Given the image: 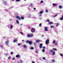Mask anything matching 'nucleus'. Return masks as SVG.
<instances>
[{
    "label": "nucleus",
    "instance_id": "obj_46",
    "mask_svg": "<svg viewBox=\"0 0 63 63\" xmlns=\"http://www.w3.org/2000/svg\"><path fill=\"white\" fill-rule=\"evenodd\" d=\"M47 21V22H49V20H46Z\"/></svg>",
    "mask_w": 63,
    "mask_h": 63
},
{
    "label": "nucleus",
    "instance_id": "obj_56",
    "mask_svg": "<svg viewBox=\"0 0 63 63\" xmlns=\"http://www.w3.org/2000/svg\"><path fill=\"white\" fill-rule=\"evenodd\" d=\"M2 47H3V46H2Z\"/></svg>",
    "mask_w": 63,
    "mask_h": 63
},
{
    "label": "nucleus",
    "instance_id": "obj_54",
    "mask_svg": "<svg viewBox=\"0 0 63 63\" xmlns=\"http://www.w3.org/2000/svg\"><path fill=\"white\" fill-rule=\"evenodd\" d=\"M12 1H15V0H12Z\"/></svg>",
    "mask_w": 63,
    "mask_h": 63
},
{
    "label": "nucleus",
    "instance_id": "obj_36",
    "mask_svg": "<svg viewBox=\"0 0 63 63\" xmlns=\"http://www.w3.org/2000/svg\"><path fill=\"white\" fill-rule=\"evenodd\" d=\"M20 33L21 34H22V35H23V33L22 32H20Z\"/></svg>",
    "mask_w": 63,
    "mask_h": 63
},
{
    "label": "nucleus",
    "instance_id": "obj_41",
    "mask_svg": "<svg viewBox=\"0 0 63 63\" xmlns=\"http://www.w3.org/2000/svg\"><path fill=\"white\" fill-rule=\"evenodd\" d=\"M11 58V57H9L8 58V59H10Z\"/></svg>",
    "mask_w": 63,
    "mask_h": 63
},
{
    "label": "nucleus",
    "instance_id": "obj_55",
    "mask_svg": "<svg viewBox=\"0 0 63 63\" xmlns=\"http://www.w3.org/2000/svg\"><path fill=\"white\" fill-rule=\"evenodd\" d=\"M24 1H26V0H24Z\"/></svg>",
    "mask_w": 63,
    "mask_h": 63
},
{
    "label": "nucleus",
    "instance_id": "obj_20",
    "mask_svg": "<svg viewBox=\"0 0 63 63\" xmlns=\"http://www.w3.org/2000/svg\"><path fill=\"white\" fill-rule=\"evenodd\" d=\"M55 51H53L52 52L53 55H54V54H55Z\"/></svg>",
    "mask_w": 63,
    "mask_h": 63
},
{
    "label": "nucleus",
    "instance_id": "obj_35",
    "mask_svg": "<svg viewBox=\"0 0 63 63\" xmlns=\"http://www.w3.org/2000/svg\"><path fill=\"white\" fill-rule=\"evenodd\" d=\"M53 6H56V4L55 3H53Z\"/></svg>",
    "mask_w": 63,
    "mask_h": 63
},
{
    "label": "nucleus",
    "instance_id": "obj_51",
    "mask_svg": "<svg viewBox=\"0 0 63 63\" xmlns=\"http://www.w3.org/2000/svg\"><path fill=\"white\" fill-rule=\"evenodd\" d=\"M3 38H5V37H3Z\"/></svg>",
    "mask_w": 63,
    "mask_h": 63
},
{
    "label": "nucleus",
    "instance_id": "obj_24",
    "mask_svg": "<svg viewBox=\"0 0 63 63\" xmlns=\"http://www.w3.org/2000/svg\"><path fill=\"white\" fill-rule=\"evenodd\" d=\"M53 50H55V51H56L57 50V49L55 48H53Z\"/></svg>",
    "mask_w": 63,
    "mask_h": 63
},
{
    "label": "nucleus",
    "instance_id": "obj_10",
    "mask_svg": "<svg viewBox=\"0 0 63 63\" xmlns=\"http://www.w3.org/2000/svg\"><path fill=\"white\" fill-rule=\"evenodd\" d=\"M53 24V22H49V25H51V24Z\"/></svg>",
    "mask_w": 63,
    "mask_h": 63
},
{
    "label": "nucleus",
    "instance_id": "obj_2",
    "mask_svg": "<svg viewBox=\"0 0 63 63\" xmlns=\"http://www.w3.org/2000/svg\"><path fill=\"white\" fill-rule=\"evenodd\" d=\"M32 36H33V35L31 34H28L27 35V36L28 38H31V37H32Z\"/></svg>",
    "mask_w": 63,
    "mask_h": 63
},
{
    "label": "nucleus",
    "instance_id": "obj_14",
    "mask_svg": "<svg viewBox=\"0 0 63 63\" xmlns=\"http://www.w3.org/2000/svg\"><path fill=\"white\" fill-rule=\"evenodd\" d=\"M60 19L61 20H63V16L62 17L60 18Z\"/></svg>",
    "mask_w": 63,
    "mask_h": 63
},
{
    "label": "nucleus",
    "instance_id": "obj_8",
    "mask_svg": "<svg viewBox=\"0 0 63 63\" xmlns=\"http://www.w3.org/2000/svg\"><path fill=\"white\" fill-rule=\"evenodd\" d=\"M5 44L7 45V46H8V44H9V41H6L5 42Z\"/></svg>",
    "mask_w": 63,
    "mask_h": 63
},
{
    "label": "nucleus",
    "instance_id": "obj_18",
    "mask_svg": "<svg viewBox=\"0 0 63 63\" xmlns=\"http://www.w3.org/2000/svg\"><path fill=\"white\" fill-rule=\"evenodd\" d=\"M43 13V11H41L39 12V14H42Z\"/></svg>",
    "mask_w": 63,
    "mask_h": 63
},
{
    "label": "nucleus",
    "instance_id": "obj_12",
    "mask_svg": "<svg viewBox=\"0 0 63 63\" xmlns=\"http://www.w3.org/2000/svg\"><path fill=\"white\" fill-rule=\"evenodd\" d=\"M36 42L38 43V42H39L40 41L39 40H35Z\"/></svg>",
    "mask_w": 63,
    "mask_h": 63
},
{
    "label": "nucleus",
    "instance_id": "obj_47",
    "mask_svg": "<svg viewBox=\"0 0 63 63\" xmlns=\"http://www.w3.org/2000/svg\"><path fill=\"white\" fill-rule=\"evenodd\" d=\"M33 9H34V10H36V8H34Z\"/></svg>",
    "mask_w": 63,
    "mask_h": 63
},
{
    "label": "nucleus",
    "instance_id": "obj_48",
    "mask_svg": "<svg viewBox=\"0 0 63 63\" xmlns=\"http://www.w3.org/2000/svg\"><path fill=\"white\" fill-rule=\"evenodd\" d=\"M39 16H42V15H39Z\"/></svg>",
    "mask_w": 63,
    "mask_h": 63
},
{
    "label": "nucleus",
    "instance_id": "obj_49",
    "mask_svg": "<svg viewBox=\"0 0 63 63\" xmlns=\"http://www.w3.org/2000/svg\"><path fill=\"white\" fill-rule=\"evenodd\" d=\"M32 63H35V62H32Z\"/></svg>",
    "mask_w": 63,
    "mask_h": 63
},
{
    "label": "nucleus",
    "instance_id": "obj_1",
    "mask_svg": "<svg viewBox=\"0 0 63 63\" xmlns=\"http://www.w3.org/2000/svg\"><path fill=\"white\" fill-rule=\"evenodd\" d=\"M26 42L27 44L28 43L29 45H31L32 44V42L31 41H29L28 40H27L26 41Z\"/></svg>",
    "mask_w": 63,
    "mask_h": 63
},
{
    "label": "nucleus",
    "instance_id": "obj_38",
    "mask_svg": "<svg viewBox=\"0 0 63 63\" xmlns=\"http://www.w3.org/2000/svg\"><path fill=\"white\" fill-rule=\"evenodd\" d=\"M58 25H59V24H58V23H57L56 25V26H58Z\"/></svg>",
    "mask_w": 63,
    "mask_h": 63
},
{
    "label": "nucleus",
    "instance_id": "obj_57",
    "mask_svg": "<svg viewBox=\"0 0 63 63\" xmlns=\"http://www.w3.org/2000/svg\"><path fill=\"white\" fill-rule=\"evenodd\" d=\"M35 44H36V43H35Z\"/></svg>",
    "mask_w": 63,
    "mask_h": 63
},
{
    "label": "nucleus",
    "instance_id": "obj_21",
    "mask_svg": "<svg viewBox=\"0 0 63 63\" xmlns=\"http://www.w3.org/2000/svg\"><path fill=\"white\" fill-rule=\"evenodd\" d=\"M16 22L17 24H18V23H19V22H18V20H16Z\"/></svg>",
    "mask_w": 63,
    "mask_h": 63
},
{
    "label": "nucleus",
    "instance_id": "obj_34",
    "mask_svg": "<svg viewBox=\"0 0 63 63\" xmlns=\"http://www.w3.org/2000/svg\"><path fill=\"white\" fill-rule=\"evenodd\" d=\"M16 2H19V1H20V0H16Z\"/></svg>",
    "mask_w": 63,
    "mask_h": 63
},
{
    "label": "nucleus",
    "instance_id": "obj_15",
    "mask_svg": "<svg viewBox=\"0 0 63 63\" xmlns=\"http://www.w3.org/2000/svg\"><path fill=\"white\" fill-rule=\"evenodd\" d=\"M17 41V40L16 39H14V40L13 41V42L14 43L16 42Z\"/></svg>",
    "mask_w": 63,
    "mask_h": 63
},
{
    "label": "nucleus",
    "instance_id": "obj_19",
    "mask_svg": "<svg viewBox=\"0 0 63 63\" xmlns=\"http://www.w3.org/2000/svg\"><path fill=\"white\" fill-rule=\"evenodd\" d=\"M42 52H45V50L44 49H43L42 50Z\"/></svg>",
    "mask_w": 63,
    "mask_h": 63
},
{
    "label": "nucleus",
    "instance_id": "obj_6",
    "mask_svg": "<svg viewBox=\"0 0 63 63\" xmlns=\"http://www.w3.org/2000/svg\"><path fill=\"white\" fill-rule=\"evenodd\" d=\"M42 46H43V44L42 43H41L40 44V45L39 46V47L40 48H41L42 47Z\"/></svg>",
    "mask_w": 63,
    "mask_h": 63
},
{
    "label": "nucleus",
    "instance_id": "obj_26",
    "mask_svg": "<svg viewBox=\"0 0 63 63\" xmlns=\"http://www.w3.org/2000/svg\"><path fill=\"white\" fill-rule=\"evenodd\" d=\"M33 6V4L32 3H31L30 4V6Z\"/></svg>",
    "mask_w": 63,
    "mask_h": 63
},
{
    "label": "nucleus",
    "instance_id": "obj_13",
    "mask_svg": "<svg viewBox=\"0 0 63 63\" xmlns=\"http://www.w3.org/2000/svg\"><path fill=\"white\" fill-rule=\"evenodd\" d=\"M52 63H54L55 62V60L54 59L52 60Z\"/></svg>",
    "mask_w": 63,
    "mask_h": 63
},
{
    "label": "nucleus",
    "instance_id": "obj_31",
    "mask_svg": "<svg viewBox=\"0 0 63 63\" xmlns=\"http://www.w3.org/2000/svg\"><path fill=\"white\" fill-rule=\"evenodd\" d=\"M50 51L51 52H53V50H50Z\"/></svg>",
    "mask_w": 63,
    "mask_h": 63
},
{
    "label": "nucleus",
    "instance_id": "obj_50",
    "mask_svg": "<svg viewBox=\"0 0 63 63\" xmlns=\"http://www.w3.org/2000/svg\"><path fill=\"white\" fill-rule=\"evenodd\" d=\"M35 52L37 53V52H38V51H35Z\"/></svg>",
    "mask_w": 63,
    "mask_h": 63
},
{
    "label": "nucleus",
    "instance_id": "obj_44",
    "mask_svg": "<svg viewBox=\"0 0 63 63\" xmlns=\"http://www.w3.org/2000/svg\"><path fill=\"white\" fill-rule=\"evenodd\" d=\"M57 16V14H56L54 16V17H55V16Z\"/></svg>",
    "mask_w": 63,
    "mask_h": 63
},
{
    "label": "nucleus",
    "instance_id": "obj_29",
    "mask_svg": "<svg viewBox=\"0 0 63 63\" xmlns=\"http://www.w3.org/2000/svg\"><path fill=\"white\" fill-rule=\"evenodd\" d=\"M21 19H24V17H23L21 16Z\"/></svg>",
    "mask_w": 63,
    "mask_h": 63
},
{
    "label": "nucleus",
    "instance_id": "obj_39",
    "mask_svg": "<svg viewBox=\"0 0 63 63\" xmlns=\"http://www.w3.org/2000/svg\"><path fill=\"white\" fill-rule=\"evenodd\" d=\"M12 55V54H13V52H11V53H10Z\"/></svg>",
    "mask_w": 63,
    "mask_h": 63
},
{
    "label": "nucleus",
    "instance_id": "obj_25",
    "mask_svg": "<svg viewBox=\"0 0 63 63\" xmlns=\"http://www.w3.org/2000/svg\"><path fill=\"white\" fill-rule=\"evenodd\" d=\"M44 2V1H43V0H41L40 1V3H43Z\"/></svg>",
    "mask_w": 63,
    "mask_h": 63
},
{
    "label": "nucleus",
    "instance_id": "obj_23",
    "mask_svg": "<svg viewBox=\"0 0 63 63\" xmlns=\"http://www.w3.org/2000/svg\"><path fill=\"white\" fill-rule=\"evenodd\" d=\"M13 25H11L10 27V28H13Z\"/></svg>",
    "mask_w": 63,
    "mask_h": 63
},
{
    "label": "nucleus",
    "instance_id": "obj_22",
    "mask_svg": "<svg viewBox=\"0 0 63 63\" xmlns=\"http://www.w3.org/2000/svg\"><path fill=\"white\" fill-rule=\"evenodd\" d=\"M50 28H54V27H53V26H50Z\"/></svg>",
    "mask_w": 63,
    "mask_h": 63
},
{
    "label": "nucleus",
    "instance_id": "obj_52",
    "mask_svg": "<svg viewBox=\"0 0 63 63\" xmlns=\"http://www.w3.org/2000/svg\"><path fill=\"white\" fill-rule=\"evenodd\" d=\"M24 41V40H22V42H23V41Z\"/></svg>",
    "mask_w": 63,
    "mask_h": 63
},
{
    "label": "nucleus",
    "instance_id": "obj_53",
    "mask_svg": "<svg viewBox=\"0 0 63 63\" xmlns=\"http://www.w3.org/2000/svg\"><path fill=\"white\" fill-rule=\"evenodd\" d=\"M20 25H22V24H20Z\"/></svg>",
    "mask_w": 63,
    "mask_h": 63
},
{
    "label": "nucleus",
    "instance_id": "obj_42",
    "mask_svg": "<svg viewBox=\"0 0 63 63\" xmlns=\"http://www.w3.org/2000/svg\"><path fill=\"white\" fill-rule=\"evenodd\" d=\"M15 58H13V59H12V60H15Z\"/></svg>",
    "mask_w": 63,
    "mask_h": 63
},
{
    "label": "nucleus",
    "instance_id": "obj_5",
    "mask_svg": "<svg viewBox=\"0 0 63 63\" xmlns=\"http://www.w3.org/2000/svg\"><path fill=\"white\" fill-rule=\"evenodd\" d=\"M45 30V31H48V30H47V27H44Z\"/></svg>",
    "mask_w": 63,
    "mask_h": 63
},
{
    "label": "nucleus",
    "instance_id": "obj_27",
    "mask_svg": "<svg viewBox=\"0 0 63 63\" xmlns=\"http://www.w3.org/2000/svg\"><path fill=\"white\" fill-rule=\"evenodd\" d=\"M42 25V24L41 23H40L39 25V26H41Z\"/></svg>",
    "mask_w": 63,
    "mask_h": 63
},
{
    "label": "nucleus",
    "instance_id": "obj_37",
    "mask_svg": "<svg viewBox=\"0 0 63 63\" xmlns=\"http://www.w3.org/2000/svg\"><path fill=\"white\" fill-rule=\"evenodd\" d=\"M48 10H46V13H47V12H48Z\"/></svg>",
    "mask_w": 63,
    "mask_h": 63
},
{
    "label": "nucleus",
    "instance_id": "obj_40",
    "mask_svg": "<svg viewBox=\"0 0 63 63\" xmlns=\"http://www.w3.org/2000/svg\"><path fill=\"white\" fill-rule=\"evenodd\" d=\"M54 44L55 45H57V43H55Z\"/></svg>",
    "mask_w": 63,
    "mask_h": 63
},
{
    "label": "nucleus",
    "instance_id": "obj_11",
    "mask_svg": "<svg viewBox=\"0 0 63 63\" xmlns=\"http://www.w3.org/2000/svg\"><path fill=\"white\" fill-rule=\"evenodd\" d=\"M20 57L19 55L18 54L16 55V57H17V58H18V57Z\"/></svg>",
    "mask_w": 63,
    "mask_h": 63
},
{
    "label": "nucleus",
    "instance_id": "obj_45",
    "mask_svg": "<svg viewBox=\"0 0 63 63\" xmlns=\"http://www.w3.org/2000/svg\"><path fill=\"white\" fill-rule=\"evenodd\" d=\"M31 15H29V16H28L29 17H31Z\"/></svg>",
    "mask_w": 63,
    "mask_h": 63
},
{
    "label": "nucleus",
    "instance_id": "obj_17",
    "mask_svg": "<svg viewBox=\"0 0 63 63\" xmlns=\"http://www.w3.org/2000/svg\"><path fill=\"white\" fill-rule=\"evenodd\" d=\"M23 47L24 48H26L27 46L25 45H24L23 46Z\"/></svg>",
    "mask_w": 63,
    "mask_h": 63
},
{
    "label": "nucleus",
    "instance_id": "obj_30",
    "mask_svg": "<svg viewBox=\"0 0 63 63\" xmlns=\"http://www.w3.org/2000/svg\"><path fill=\"white\" fill-rule=\"evenodd\" d=\"M60 55L62 57V56H63V54H60Z\"/></svg>",
    "mask_w": 63,
    "mask_h": 63
},
{
    "label": "nucleus",
    "instance_id": "obj_3",
    "mask_svg": "<svg viewBox=\"0 0 63 63\" xmlns=\"http://www.w3.org/2000/svg\"><path fill=\"white\" fill-rule=\"evenodd\" d=\"M31 31L32 32V33H33L34 32H35V29L32 28L31 29Z\"/></svg>",
    "mask_w": 63,
    "mask_h": 63
},
{
    "label": "nucleus",
    "instance_id": "obj_16",
    "mask_svg": "<svg viewBox=\"0 0 63 63\" xmlns=\"http://www.w3.org/2000/svg\"><path fill=\"white\" fill-rule=\"evenodd\" d=\"M30 49L31 50L33 49H34V47H31L30 48Z\"/></svg>",
    "mask_w": 63,
    "mask_h": 63
},
{
    "label": "nucleus",
    "instance_id": "obj_32",
    "mask_svg": "<svg viewBox=\"0 0 63 63\" xmlns=\"http://www.w3.org/2000/svg\"><path fill=\"white\" fill-rule=\"evenodd\" d=\"M42 59L44 60H45L46 59V58H45V57H43L42 58Z\"/></svg>",
    "mask_w": 63,
    "mask_h": 63
},
{
    "label": "nucleus",
    "instance_id": "obj_43",
    "mask_svg": "<svg viewBox=\"0 0 63 63\" xmlns=\"http://www.w3.org/2000/svg\"><path fill=\"white\" fill-rule=\"evenodd\" d=\"M17 45L18 46H20V43H18V44Z\"/></svg>",
    "mask_w": 63,
    "mask_h": 63
},
{
    "label": "nucleus",
    "instance_id": "obj_33",
    "mask_svg": "<svg viewBox=\"0 0 63 63\" xmlns=\"http://www.w3.org/2000/svg\"><path fill=\"white\" fill-rule=\"evenodd\" d=\"M43 48H44V49H46V47H44V46H43L42 47Z\"/></svg>",
    "mask_w": 63,
    "mask_h": 63
},
{
    "label": "nucleus",
    "instance_id": "obj_9",
    "mask_svg": "<svg viewBox=\"0 0 63 63\" xmlns=\"http://www.w3.org/2000/svg\"><path fill=\"white\" fill-rule=\"evenodd\" d=\"M59 9H62V7L61 5H59Z\"/></svg>",
    "mask_w": 63,
    "mask_h": 63
},
{
    "label": "nucleus",
    "instance_id": "obj_4",
    "mask_svg": "<svg viewBox=\"0 0 63 63\" xmlns=\"http://www.w3.org/2000/svg\"><path fill=\"white\" fill-rule=\"evenodd\" d=\"M49 43V40L47 39L45 41V43L46 44H48Z\"/></svg>",
    "mask_w": 63,
    "mask_h": 63
},
{
    "label": "nucleus",
    "instance_id": "obj_7",
    "mask_svg": "<svg viewBox=\"0 0 63 63\" xmlns=\"http://www.w3.org/2000/svg\"><path fill=\"white\" fill-rule=\"evenodd\" d=\"M16 17L17 18V19H18V18L19 20H20V19H21V18H20V17H19L18 16H16Z\"/></svg>",
    "mask_w": 63,
    "mask_h": 63
},
{
    "label": "nucleus",
    "instance_id": "obj_28",
    "mask_svg": "<svg viewBox=\"0 0 63 63\" xmlns=\"http://www.w3.org/2000/svg\"><path fill=\"white\" fill-rule=\"evenodd\" d=\"M55 43V41L54 40L53 41V44H54V43Z\"/></svg>",
    "mask_w": 63,
    "mask_h": 63
}]
</instances>
